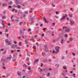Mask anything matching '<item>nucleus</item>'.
Segmentation results:
<instances>
[{
	"instance_id": "nucleus-1",
	"label": "nucleus",
	"mask_w": 78,
	"mask_h": 78,
	"mask_svg": "<svg viewBox=\"0 0 78 78\" xmlns=\"http://www.w3.org/2000/svg\"><path fill=\"white\" fill-rule=\"evenodd\" d=\"M55 50L56 51H53V52H52L53 53H56L58 54L59 53V46H57L55 47Z\"/></svg>"
},
{
	"instance_id": "nucleus-2",
	"label": "nucleus",
	"mask_w": 78,
	"mask_h": 78,
	"mask_svg": "<svg viewBox=\"0 0 78 78\" xmlns=\"http://www.w3.org/2000/svg\"><path fill=\"white\" fill-rule=\"evenodd\" d=\"M63 16H62V18L60 19L61 21H62V20H64L66 18V17H67V15L65 14H63Z\"/></svg>"
},
{
	"instance_id": "nucleus-3",
	"label": "nucleus",
	"mask_w": 78,
	"mask_h": 78,
	"mask_svg": "<svg viewBox=\"0 0 78 78\" xmlns=\"http://www.w3.org/2000/svg\"><path fill=\"white\" fill-rule=\"evenodd\" d=\"M5 42L6 43V44H7L8 45H11L12 44V43H11V41H9L8 40H5Z\"/></svg>"
},
{
	"instance_id": "nucleus-4",
	"label": "nucleus",
	"mask_w": 78,
	"mask_h": 78,
	"mask_svg": "<svg viewBox=\"0 0 78 78\" xmlns=\"http://www.w3.org/2000/svg\"><path fill=\"white\" fill-rule=\"evenodd\" d=\"M17 45L16 44H13L11 45V47L13 49H14L15 48L16 49L17 48Z\"/></svg>"
},
{
	"instance_id": "nucleus-5",
	"label": "nucleus",
	"mask_w": 78,
	"mask_h": 78,
	"mask_svg": "<svg viewBox=\"0 0 78 78\" xmlns=\"http://www.w3.org/2000/svg\"><path fill=\"white\" fill-rule=\"evenodd\" d=\"M75 24V22L72 21H70V25H74Z\"/></svg>"
},
{
	"instance_id": "nucleus-6",
	"label": "nucleus",
	"mask_w": 78,
	"mask_h": 78,
	"mask_svg": "<svg viewBox=\"0 0 78 78\" xmlns=\"http://www.w3.org/2000/svg\"><path fill=\"white\" fill-rule=\"evenodd\" d=\"M17 75L19 76H20L21 77L22 76V73L20 72H19V71H18L17 72Z\"/></svg>"
},
{
	"instance_id": "nucleus-7",
	"label": "nucleus",
	"mask_w": 78,
	"mask_h": 78,
	"mask_svg": "<svg viewBox=\"0 0 78 78\" xmlns=\"http://www.w3.org/2000/svg\"><path fill=\"white\" fill-rule=\"evenodd\" d=\"M11 58H12V56L10 55V57H9L7 58V59H8V60H10V59H11Z\"/></svg>"
},
{
	"instance_id": "nucleus-8",
	"label": "nucleus",
	"mask_w": 78,
	"mask_h": 78,
	"mask_svg": "<svg viewBox=\"0 0 78 78\" xmlns=\"http://www.w3.org/2000/svg\"><path fill=\"white\" fill-rule=\"evenodd\" d=\"M46 19H45V17H44L43 18V20H44L45 22H46V23H48V22L47 21V20H45Z\"/></svg>"
},
{
	"instance_id": "nucleus-9",
	"label": "nucleus",
	"mask_w": 78,
	"mask_h": 78,
	"mask_svg": "<svg viewBox=\"0 0 78 78\" xmlns=\"http://www.w3.org/2000/svg\"><path fill=\"white\" fill-rule=\"evenodd\" d=\"M70 29H67L66 30H65V31L66 32H69L70 31Z\"/></svg>"
},
{
	"instance_id": "nucleus-10",
	"label": "nucleus",
	"mask_w": 78,
	"mask_h": 78,
	"mask_svg": "<svg viewBox=\"0 0 78 78\" xmlns=\"http://www.w3.org/2000/svg\"><path fill=\"white\" fill-rule=\"evenodd\" d=\"M69 41H70L71 42V41H73V38L70 37L69 38Z\"/></svg>"
},
{
	"instance_id": "nucleus-11",
	"label": "nucleus",
	"mask_w": 78,
	"mask_h": 78,
	"mask_svg": "<svg viewBox=\"0 0 78 78\" xmlns=\"http://www.w3.org/2000/svg\"><path fill=\"white\" fill-rule=\"evenodd\" d=\"M38 61H39V59H37L35 60L34 62V64H35L36 62H38Z\"/></svg>"
},
{
	"instance_id": "nucleus-12",
	"label": "nucleus",
	"mask_w": 78,
	"mask_h": 78,
	"mask_svg": "<svg viewBox=\"0 0 78 78\" xmlns=\"http://www.w3.org/2000/svg\"><path fill=\"white\" fill-rule=\"evenodd\" d=\"M25 43L26 44H28V41L27 40H26L25 41Z\"/></svg>"
},
{
	"instance_id": "nucleus-13",
	"label": "nucleus",
	"mask_w": 78,
	"mask_h": 78,
	"mask_svg": "<svg viewBox=\"0 0 78 78\" xmlns=\"http://www.w3.org/2000/svg\"><path fill=\"white\" fill-rule=\"evenodd\" d=\"M44 71H47V70H48V69L47 68H44Z\"/></svg>"
},
{
	"instance_id": "nucleus-14",
	"label": "nucleus",
	"mask_w": 78,
	"mask_h": 78,
	"mask_svg": "<svg viewBox=\"0 0 78 78\" xmlns=\"http://www.w3.org/2000/svg\"><path fill=\"white\" fill-rule=\"evenodd\" d=\"M12 2H9L8 4V5H12Z\"/></svg>"
},
{
	"instance_id": "nucleus-15",
	"label": "nucleus",
	"mask_w": 78,
	"mask_h": 78,
	"mask_svg": "<svg viewBox=\"0 0 78 78\" xmlns=\"http://www.w3.org/2000/svg\"><path fill=\"white\" fill-rule=\"evenodd\" d=\"M45 51L46 52H48V48L45 49Z\"/></svg>"
},
{
	"instance_id": "nucleus-16",
	"label": "nucleus",
	"mask_w": 78,
	"mask_h": 78,
	"mask_svg": "<svg viewBox=\"0 0 78 78\" xmlns=\"http://www.w3.org/2000/svg\"><path fill=\"white\" fill-rule=\"evenodd\" d=\"M6 50H5L4 52H3V54H6Z\"/></svg>"
},
{
	"instance_id": "nucleus-17",
	"label": "nucleus",
	"mask_w": 78,
	"mask_h": 78,
	"mask_svg": "<svg viewBox=\"0 0 78 78\" xmlns=\"http://www.w3.org/2000/svg\"><path fill=\"white\" fill-rule=\"evenodd\" d=\"M36 46H34L33 47V49H34V50L36 49Z\"/></svg>"
},
{
	"instance_id": "nucleus-18",
	"label": "nucleus",
	"mask_w": 78,
	"mask_h": 78,
	"mask_svg": "<svg viewBox=\"0 0 78 78\" xmlns=\"http://www.w3.org/2000/svg\"><path fill=\"white\" fill-rule=\"evenodd\" d=\"M44 48L45 49L48 48L47 47V45H44Z\"/></svg>"
},
{
	"instance_id": "nucleus-19",
	"label": "nucleus",
	"mask_w": 78,
	"mask_h": 78,
	"mask_svg": "<svg viewBox=\"0 0 78 78\" xmlns=\"http://www.w3.org/2000/svg\"><path fill=\"white\" fill-rule=\"evenodd\" d=\"M20 34H21V33H23V30H20Z\"/></svg>"
},
{
	"instance_id": "nucleus-20",
	"label": "nucleus",
	"mask_w": 78,
	"mask_h": 78,
	"mask_svg": "<svg viewBox=\"0 0 78 78\" xmlns=\"http://www.w3.org/2000/svg\"><path fill=\"white\" fill-rule=\"evenodd\" d=\"M30 41H34V39H32V38H30Z\"/></svg>"
},
{
	"instance_id": "nucleus-21",
	"label": "nucleus",
	"mask_w": 78,
	"mask_h": 78,
	"mask_svg": "<svg viewBox=\"0 0 78 78\" xmlns=\"http://www.w3.org/2000/svg\"><path fill=\"white\" fill-rule=\"evenodd\" d=\"M45 55V52H43L42 53V56H44Z\"/></svg>"
},
{
	"instance_id": "nucleus-22",
	"label": "nucleus",
	"mask_w": 78,
	"mask_h": 78,
	"mask_svg": "<svg viewBox=\"0 0 78 78\" xmlns=\"http://www.w3.org/2000/svg\"><path fill=\"white\" fill-rule=\"evenodd\" d=\"M22 23H23V22H20L19 23L20 25H22Z\"/></svg>"
},
{
	"instance_id": "nucleus-23",
	"label": "nucleus",
	"mask_w": 78,
	"mask_h": 78,
	"mask_svg": "<svg viewBox=\"0 0 78 78\" xmlns=\"http://www.w3.org/2000/svg\"><path fill=\"white\" fill-rule=\"evenodd\" d=\"M1 61H6V60L4 59H3V58H2L1 59Z\"/></svg>"
},
{
	"instance_id": "nucleus-24",
	"label": "nucleus",
	"mask_w": 78,
	"mask_h": 78,
	"mask_svg": "<svg viewBox=\"0 0 78 78\" xmlns=\"http://www.w3.org/2000/svg\"><path fill=\"white\" fill-rule=\"evenodd\" d=\"M15 22H19V20H17V19H16L15 20Z\"/></svg>"
},
{
	"instance_id": "nucleus-25",
	"label": "nucleus",
	"mask_w": 78,
	"mask_h": 78,
	"mask_svg": "<svg viewBox=\"0 0 78 78\" xmlns=\"http://www.w3.org/2000/svg\"><path fill=\"white\" fill-rule=\"evenodd\" d=\"M63 68L65 70L67 69V68H66V66L63 67Z\"/></svg>"
},
{
	"instance_id": "nucleus-26",
	"label": "nucleus",
	"mask_w": 78,
	"mask_h": 78,
	"mask_svg": "<svg viewBox=\"0 0 78 78\" xmlns=\"http://www.w3.org/2000/svg\"><path fill=\"white\" fill-rule=\"evenodd\" d=\"M3 13L4 14H6V12L5 11H3Z\"/></svg>"
},
{
	"instance_id": "nucleus-27",
	"label": "nucleus",
	"mask_w": 78,
	"mask_h": 78,
	"mask_svg": "<svg viewBox=\"0 0 78 78\" xmlns=\"http://www.w3.org/2000/svg\"><path fill=\"white\" fill-rule=\"evenodd\" d=\"M63 42H64V40H62L61 41V44H63Z\"/></svg>"
},
{
	"instance_id": "nucleus-28",
	"label": "nucleus",
	"mask_w": 78,
	"mask_h": 78,
	"mask_svg": "<svg viewBox=\"0 0 78 78\" xmlns=\"http://www.w3.org/2000/svg\"><path fill=\"white\" fill-rule=\"evenodd\" d=\"M73 76L74 78H76V76H75V74H73Z\"/></svg>"
},
{
	"instance_id": "nucleus-29",
	"label": "nucleus",
	"mask_w": 78,
	"mask_h": 78,
	"mask_svg": "<svg viewBox=\"0 0 78 78\" xmlns=\"http://www.w3.org/2000/svg\"><path fill=\"white\" fill-rule=\"evenodd\" d=\"M30 20H34V17L31 18H30Z\"/></svg>"
},
{
	"instance_id": "nucleus-30",
	"label": "nucleus",
	"mask_w": 78,
	"mask_h": 78,
	"mask_svg": "<svg viewBox=\"0 0 78 78\" xmlns=\"http://www.w3.org/2000/svg\"><path fill=\"white\" fill-rule=\"evenodd\" d=\"M69 16H70V17H72V16H73V15H69Z\"/></svg>"
},
{
	"instance_id": "nucleus-31",
	"label": "nucleus",
	"mask_w": 78,
	"mask_h": 78,
	"mask_svg": "<svg viewBox=\"0 0 78 78\" xmlns=\"http://www.w3.org/2000/svg\"><path fill=\"white\" fill-rule=\"evenodd\" d=\"M16 4H17V3H18V0H16Z\"/></svg>"
},
{
	"instance_id": "nucleus-32",
	"label": "nucleus",
	"mask_w": 78,
	"mask_h": 78,
	"mask_svg": "<svg viewBox=\"0 0 78 78\" xmlns=\"http://www.w3.org/2000/svg\"><path fill=\"white\" fill-rule=\"evenodd\" d=\"M70 10H71L72 12H73V9L72 8H71Z\"/></svg>"
},
{
	"instance_id": "nucleus-33",
	"label": "nucleus",
	"mask_w": 78,
	"mask_h": 78,
	"mask_svg": "<svg viewBox=\"0 0 78 78\" xmlns=\"http://www.w3.org/2000/svg\"><path fill=\"white\" fill-rule=\"evenodd\" d=\"M17 7H18V8H20V5H18L17 6Z\"/></svg>"
},
{
	"instance_id": "nucleus-34",
	"label": "nucleus",
	"mask_w": 78,
	"mask_h": 78,
	"mask_svg": "<svg viewBox=\"0 0 78 78\" xmlns=\"http://www.w3.org/2000/svg\"><path fill=\"white\" fill-rule=\"evenodd\" d=\"M50 73H48L47 75V76H50Z\"/></svg>"
},
{
	"instance_id": "nucleus-35",
	"label": "nucleus",
	"mask_w": 78,
	"mask_h": 78,
	"mask_svg": "<svg viewBox=\"0 0 78 78\" xmlns=\"http://www.w3.org/2000/svg\"><path fill=\"white\" fill-rule=\"evenodd\" d=\"M31 29L30 28H29V30H28V31L29 32V31H31Z\"/></svg>"
},
{
	"instance_id": "nucleus-36",
	"label": "nucleus",
	"mask_w": 78,
	"mask_h": 78,
	"mask_svg": "<svg viewBox=\"0 0 78 78\" xmlns=\"http://www.w3.org/2000/svg\"><path fill=\"white\" fill-rule=\"evenodd\" d=\"M72 55H73V56H75V53H74V52L72 53Z\"/></svg>"
},
{
	"instance_id": "nucleus-37",
	"label": "nucleus",
	"mask_w": 78,
	"mask_h": 78,
	"mask_svg": "<svg viewBox=\"0 0 78 78\" xmlns=\"http://www.w3.org/2000/svg\"><path fill=\"white\" fill-rule=\"evenodd\" d=\"M11 7H12L11 6V5H9V7H8V8H11Z\"/></svg>"
},
{
	"instance_id": "nucleus-38",
	"label": "nucleus",
	"mask_w": 78,
	"mask_h": 78,
	"mask_svg": "<svg viewBox=\"0 0 78 78\" xmlns=\"http://www.w3.org/2000/svg\"><path fill=\"white\" fill-rule=\"evenodd\" d=\"M22 45V44H21V42H20L19 43V45L20 46Z\"/></svg>"
},
{
	"instance_id": "nucleus-39",
	"label": "nucleus",
	"mask_w": 78,
	"mask_h": 78,
	"mask_svg": "<svg viewBox=\"0 0 78 78\" xmlns=\"http://www.w3.org/2000/svg\"><path fill=\"white\" fill-rule=\"evenodd\" d=\"M14 21H15V20H14V19H12L11 22H14Z\"/></svg>"
},
{
	"instance_id": "nucleus-40",
	"label": "nucleus",
	"mask_w": 78,
	"mask_h": 78,
	"mask_svg": "<svg viewBox=\"0 0 78 78\" xmlns=\"http://www.w3.org/2000/svg\"><path fill=\"white\" fill-rule=\"evenodd\" d=\"M13 61H14V62H15V61H16V59H13Z\"/></svg>"
},
{
	"instance_id": "nucleus-41",
	"label": "nucleus",
	"mask_w": 78,
	"mask_h": 78,
	"mask_svg": "<svg viewBox=\"0 0 78 78\" xmlns=\"http://www.w3.org/2000/svg\"><path fill=\"white\" fill-rule=\"evenodd\" d=\"M5 30V32H8V30L7 29H6Z\"/></svg>"
},
{
	"instance_id": "nucleus-42",
	"label": "nucleus",
	"mask_w": 78,
	"mask_h": 78,
	"mask_svg": "<svg viewBox=\"0 0 78 78\" xmlns=\"http://www.w3.org/2000/svg\"><path fill=\"white\" fill-rule=\"evenodd\" d=\"M13 7H15V8H17V6H16V5H14L13 6Z\"/></svg>"
},
{
	"instance_id": "nucleus-43",
	"label": "nucleus",
	"mask_w": 78,
	"mask_h": 78,
	"mask_svg": "<svg viewBox=\"0 0 78 78\" xmlns=\"http://www.w3.org/2000/svg\"><path fill=\"white\" fill-rule=\"evenodd\" d=\"M65 37H67V34H66L65 35Z\"/></svg>"
},
{
	"instance_id": "nucleus-44",
	"label": "nucleus",
	"mask_w": 78,
	"mask_h": 78,
	"mask_svg": "<svg viewBox=\"0 0 78 78\" xmlns=\"http://www.w3.org/2000/svg\"><path fill=\"white\" fill-rule=\"evenodd\" d=\"M11 53H14V51L13 50V51H11Z\"/></svg>"
},
{
	"instance_id": "nucleus-45",
	"label": "nucleus",
	"mask_w": 78,
	"mask_h": 78,
	"mask_svg": "<svg viewBox=\"0 0 78 78\" xmlns=\"http://www.w3.org/2000/svg\"><path fill=\"white\" fill-rule=\"evenodd\" d=\"M4 50V49H2L0 50L1 51H3Z\"/></svg>"
},
{
	"instance_id": "nucleus-46",
	"label": "nucleus",
	"mask_w": 78,
	"mask_h": 78,
	"mask_svg": "<svg viewBox=\"0 0 78 78\" xmlns=\"http://www.w3.org/2000/svg\"><path fill=\"white\" fill-rule=\"evenodd\" d=\"M52 5L54 7H55V5H53V3H52Z\"/></svg>"
},
{
	"instance_id": "nucleus-47",
	"label": "nucleus",
	"mask_w": 78,
	"mask_h": 78,
	"mask_svg": "<svg viewBox=\"0 0 78 78\" xmlns=\"http://www.w3.org/2000/svg\"><path fill=\"white\" fill-rule=\"evenodd\" d=\"M22 38H23V39H25V37H24V36H22Z\"/></svg>"
},
{
	"instance_id": "nucleus-48",
	"label": "nucleus",
	"mask_w": 78,
	"mask_h": 78,
	"mask_svg": "<svg viewBox=\"0 0 78 78\" xmlns=\"http://www.w3.org/2000/svg\"><path fill=\"white\" fill-rule=\"evenodd\" d=\"M55 18H56V19H58V18H59V17L57 16H55Z\"/></svg>"
},
{
	"instance_id": "nucleus-49",
	"label": "nucleus",
	"mask_w": 78,
	"mask_h": 78,
	"mask_svg": "<svg viewBox=\"0 0 78 78\" xmlns=\"http://www.w3.org/2000/svg\"><path fill=\"white\" fill-rule=\"evenodd\" d=\"M2 68H3V69H6V68H5V67L4 66H3L2 67Z\"/></svg>"
},
{
	"instance_id": "nucleus-50",
	"label": "nucleus",
	"mask_w": 78,
	"mask_h": 78,
	"mask_svg": "<svg viewBox=\"0 0 78 78\" xmlns=\"http://www.w3.org/2000/svg\"><path fill=\"white\" fill-rule=\"evenodd\" d=\"M52 25H53V26H55V23H52Z\"/></svg>"
},
{
	"instance_id": "nucleus-51",
	"label": "nucleus",
	"mask_w": 78,
	"mask_h": 78,
	"mask_svg": "<svg viewBox=\"0 0 78 78\" xmlns=\"http://www.w3.org/2000/svg\"><path fill=\"white\" fill-rule=\"evenodd\" d=\"M24 12V14H27L28 13V12H26V11H25Z\"/></svg>"
},
{
	"instance_id": "nucleus-52",
	"label": "nucleus",
	"mask_w": 78,
	"mask_h": 78,
	"mask_svg": "<svg viewBox=\"0 0 78 78\" xmlns=\"http://www.w3.org/2000/svg\"><path fill=\"white\" fill-rule=\"evenodd\" d=\"M14 44H17V42L16 41H14Z\"/></svg>"
},
{
	"instance_id": "nucleus-53",
	"label": "nucleus",
	"mask_w": 78,
	"mask_h": 78,
	"mask_svg": "<svg viewBox=\"0 0 78 78\" xmlns=\"http://www.w3.org/2000/svg\"><path fill=\"white\" fill-rule=\"evenodd\" d=\"M56 40H53V42H56Z\"/></svg>"
},
{
	"instance_id": "nucleus-54",
	"label": "nucleus",
	"mask_w": 78,
	"mask_h": 78,
	"mask_svg": "<svg viewBox=\"0 0 78 78\" xmlns=\"http://www.w3.org/2000/svg\"><path fill=\"white\" fill-rule=\"evenodd\" d=\"M63 29H64V28H67V27H63Z\"/></svg>"
},
{
	"instance_id": "nucleus-55",
	"label": "nucleus",
	"mask_w": 78,
	"mask_h": 78,
	"mask_svg": "<svg viewBox=\"0 0 78 78\" xmlns=\"http://www.w3.org/2000/svg\"><path fill=\"white\" fill-rule=\"evenodd\" d=\"M2 18H3V19H5V16H3L2 17Z\"/></svg>"
},
{
	"instance_id": "nucleus-56",
	"label": "nucleus",
	"mask_w": 78,
	"mask_h": 78,
	"mask_svg": "<svg viewBox=\"0 0 78 78\" xmlns=\"http://www.w3.org/2000/svg\"><path fill=\"white\" fill-rule=\"evenodd\" d=\"M42 36V37H44V34H42L41 35Z\"/></svg>"
},
{
	"instance_id": "nucleus-57",
	"label": "nucleus",
	"mask_w": 78,
	"mask_h": 78,
	"mask_svg": "<svg viewBox=\"0 0 78 78\" xmlns=\"http://www.w3.org/2000/svg\"><path fill=\"white\" fill-rule=\"evenodd\" d=\"M0 34H2V32L0 31Z\"/></svg>"
},
{
	"instance_id": "nucleus-58",
	"label": "nucleus",
	"mask_w": 78,
	"mask_h": 78,
	"mask_svg": "<svg viewBox=\"0 0 78 78\" xmlns=\"http://www.w3.org/2000/svg\"><path fill=\"white\" fill-rule=\"evenodd\" d=\"M15 11V9H14V8H13V10H12V11L13 12V11Z\"/></svg>"
},
{
	"instance_id": "nucleus-59",
	"label": "nucleus",
	"mask_w": 78,
	"mask_h": 78,
	"mask_svg": "<svg viewBox=\"0 0 78 78\" xmlns=\"http://www.w3.org/2000/svg\"><path fill=\"white\" fill-rule=\"evenodd\" d=\"M23 66V67H26V66L25 64H24Z\"/></svg>"
},
{
	"instance_id": "nucleus-60",
	"label": "nucleus",
	"mask_w": 78,
	"mask_h": 78,
	"mask_svg": "<svg viewBox=\"0 0 78 78\" xmlns=\"http://www.w3.org/2000/svg\"><path fill=\"white\" fill-rule=\"evenodd\" d=\"M41 67H42V66H43V63H41Z\"/></svg>"
},
{
	"instance_id": "nucleus-61",
	"label": "nucleus",
	"mask_w": 78,
	"mask_h": 78,
	"mask_svg": "<svg viewBox=\"0 0 78 78\" xmlns=\"http://www.w3.org/2000/svg\"><path fill=\"white\" fill-rule=\"evenodd\" d=\"M46 29H47V28H44L43 30H46Z\"/></svg>"
},
{
	"instance_id": "nucleus-62",
	"label": "nucleus",
	"mask_w": 78,
	"mask_h": 78,
	"mask_svg": "<svg viewBox=\"0 0 78 78\" xmlns=\"http://www.w3.org/2000/svg\"><path fill=\"white\" fill-rule=\"evenodd\" d=\"M39 25V24L37 23L36 24V26H38Z\"/></svg>"
},
{
	"instance_id": "nucleus-63",
	"label": "nucleus",
	"mask_w": 78,
	"mask_h": 78,
	"mask_svg": "<svg viewBox=\"0 0 78 78\" xmlns=\"http://www.w3.org/2000/svg\"><path fill=\"white\" fill-rule=\"evenodd\" d=\"M19 56H20V57H22V55H19Z\"/></svg>"
},
{
	"instance_id": "nucleus-64",
	"label": "nucleus",
	"mask_w": 78,
	"mask_h": 78,
	"mask_svg": "<svg viewBox=\"0 0 78 78\" xmlns=\"http://www.w3.org/2000/svg\"><path fill=\"white\" fill-rule=\"evenodd\" d=\"M49 70H52V69H50V68H49Z\"/></svg>"
}]
</instances>
